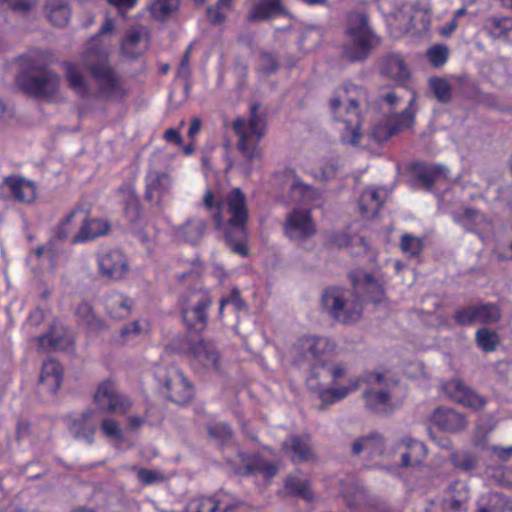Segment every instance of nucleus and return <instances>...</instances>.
Segmentation results:
<instances>
[{
    "mask_svg": "<svg viewBox=\"0 0 512 512\" xmlns=\"http://www.w3.org/2000/svg\"><path fill=\"white\" fill-rule=\"evenodd\" d=\"M208 432L211 437L222 442L229 440L232 434L230 427L225 423H217L209 426Z\"/></svg>",
    "mask_w": 512,
    "mask_h": 512,
    "instance_id": "e2e57ef3",
    "label": "nucleus"
},
{
    "mask_svg": "<svg viewBox=\"0 0 512 512\" xmlns=\"http://www.w3.org/2000/svg\"><path fill=\"white\" fill-rule=\"evenodd\" d=\"M486 25L493 37L512 43V18L492 17L487 20Z\"/></svg>",
    "mask_w": 512,
    "mask_h": 512,
    "instance_id": "37998d69",
    "label": "nucleus"
},
{
    "mask_svg": "<svg viewBox=\"0 0 512 512\" xmlns=\"http://www.w3.org/2000/svg\"><path fill=\"white\" fill-rule=\"evenodd\" d=\"M443 389L445 393L455 402L472 410L482 409L486 405V399L475 393L459 379L447 382Z\"/></svg>",
    "mask_w": 512,
    "mask_h": 512,
    "instance_id": "a211bd4d",
    "label": "nucleus"
},
{
    "mask_svg": "<svg viewBox=\"0 0 512 512\" xmlns=\"http://www.w3.org/2000/svg\"><path fill=\"white\" fill-rule=\"evenodd\" d=\"M243 467L236 468L239 474H261L266 479H271L278 472L276 463L264 459L262 456H248L243 453L238 455Z\"/></svg>",
    "mask_w": 512,
    "mask_h": 512,
    "instance_id": "5701e85b",
    "label": "nucleus"
},
{
    "mask_svg": "<svg viewBox=\"0 0 512 512\" xmlns=\"http://www.w3.org/2000/svg\"><path fill=\"white\" fill-rule=\"evenodd\" d=\"M488 449L493 456L497 457L502 462H506L512 457V446H490Z\"/></svg>",
    "mask_w": 512,
    "mask_h": 512,
    "instance_id": "774afa93",
    "label": "nucleus"
},
{
    "mask_svg": "<svg viewBox=\"0 0 512 512\" xmlns=\"http://www.w3.org/2000/svg\"><path fill=\"white\" fill-rule=\"evenodd\" d=\"M423 248L422 240L410 234H404L401 239V249L410 256L418 255Z\"/></svg>",
    "mask_w": 512,
    "mask_h": 512,
    "instance_id": "13d9d810",
    "label": "nucleus"
},
{
    "mask_svg": "<svg viewBox=\"0 0 512 512\" xmlns=\"http://www.w3.org/2000/svg\"><path fill=\"white\" fill-rule=\"evenodd\" d=\"M211 305V298L205 290H193L182 296V315L186 325L201 331L206 326L207 308Z\"/></svg>",
    "mask_w": 512,
    "mask_h": 512,
    "instance_id": "9d476101",
    "label": "nucleus"
},
{
    "mask_svg": "<svg viewBox=\"0 0 512 512\" xmlns=\"http://www.w3.org/2000/svg\"><path fill=\"white\" fill-rule=\"evenodd\" d=\"M231 8L232 0H219L215 7H209L207 9L209 21L214 25L221 24L226 18L224 11H228Z\"/></svg>",
    "mask_w": 512,
    "mask_h": 512,
    "instance_id": "864d4df0",
    "label": "nucleus"
},
{
    "mask_svg": "<svg viewBox=\"0 0 512 512\" xmlns=\"http://www.w3.org/2000/svg\"><path fill=\"white\" fill-rule=\"evenodd\" d=\"M451 461L455 467L468 471L476 467L478 459L469 451H461L452 454Z\"/></svg>",
    "mask_w": 512,
    "mask_h": 512,
    "instance_id": "603ef678",
    "label": "nucleus"
},
{
    "mask_svg": "<svg viewBox=\"0 0 512 512\" xmlns=\"http://www.w3.org/2000/svg\"><path fill=\"white\" fill-rule=\"evenodd\" d=\"M132 305V300L120 293H113L105 300L108 314L118 320L125 319L130 315Z\"/></svg>",
    "mask_w": 512,
    "mask_h": 512,
    "instance_id": "c9c22d12",
    "label": "nucleus"
},
{
    "mask_svg": "<svg viewBox=\"0 0 512 512\" xmlns=\"http://www.w3.org/2000/svg\"><path fill=\"white\" fill-rule=\"evenodd\" d=\"M48 20L57 27H64L70 19V8L66 0H47L44 6Z\"/></svg>",
    "mask_w": 512,
    "mask_h": 512,
    "instance_id": "f704fd0d",
    "label": "nucleus"
},
{
    "mask_svg": "<svg viewBox=\"0 0 512 512\" xmlns=\"http://www.w3.org/2000/svg\"><path fill=\"white\" fill-rule=\"evenodd\" d=\"M454 222L464 227L466 230H472L473 227L481 226L487 222L486 217L478 210L473 208H462L452 213Z\"/></svg>",
    "mask_w": 512,
    "mask_h": 512,
    "instance_id": "a19ab883",
    "label": "nucleus"
},
{
    "mask_svg": "<svg viewBox=\"0 0 512 512\" xmlns=\"http://www.w3.org/2000/svg\"><path fill=\"white\" fill-rule=\"evenodd\" d=\"M379 69L381 75L396 83H403L410 77L409 69L399 55H389L383 58Z\"/></svg>",
    "mask_w": 512,
    "mask_h": 512,
    "instance_id": "a878e982",
    "label": "nucleus"
},
{
    "mask_svg": "<svg viewBox=\"0 0 512 512\" xmlns=\"http://www.w3.org/2000/svg\"><path fill=\"white\" fill-rule=\"evenodd\" d=\"M205 226L206 224L203 220H188L186 223L176 229L175 235L179 240L191 244H196L202 238L205 231Z\"/></svg>",
    "mask_w": 512,
    "mask_h": 512,
    "instance_id": "4c0bfd02",
    "label": "nucleus"
},
{
    "mask_svg": "<svg viewBox=\"0 0 512 512\" xmlns=\"http://www.w3.org/2000/svg\"><path fill=\"white\" fill-rule=\"evenodd\" d=\"M430 88L435 97L442 103H447L451 99L450 85L443 79L434 78L430 80Z\"/></svg>",
    "mask_w": 512,
    "mask_h": 512,
    "instance_id": "5fc2aeb1",
    "label": "nucleus"
},
{
    "mask_svg": "<svg viewBox=\"0 0 512 512\" xmlns=\"http://www.w3.org/2000/svg\"><path fill=\"white\" fill-rule=\"evenodd\" d=\"M352 452L355 455L365 453L370 458L382 455L384 453V439L379 434L361 437L353 443Z\"/></svg>",
    "mask_w": 512,
    "mask_h": 512,
    "instance_id": "72a5a7b5",
    "label": "nucleus"
},
{
    "mask_svg": "<svg viewBox=\"0 0 512 512\" xmlns=\"http://www.w3.org/2000/svg\"><path fill=\"white\" fill-rule=\"evenodd\" d=\"M290 189L291 198L296 203L312 204L319 197V193L315 188L304 184L300 180H294Z\"/></svg>",
    "mask_w": 512,
    "mask_h": 512,
    "instance_id": "c03bdc74",
    "label": "nucleus"
},
{
    "mask_svg": "<svg viewBox=\"0 0 512 512\" xmlns=\"http://www.w3.org/2000/svg\"><path fill=\"white\" fill-rule=\"evenodd\" d=\"M150 327L146 320H136L121 329L119 343L125 344L148 333Z\"/></svg>",
    "mask_w": 512,
    "mask_h": 512,
    "instance_id": "09e8293b",
    "label": "nucleus"
},
{
    "mask_svg": "<svg viewBox=\"0 0 512 512\" xmlns=\"http://www.w3.org/2000/svg\"><path fill=\"white\" fill-rule=\"evenodd\" d=\"M415 95L412 94L407 107L399 114L388 115L379 122L372 130V137L377 143L389 140L393 135L409 129L415 119Z\"/></svg>",
    "mask_w": 512,
    "mask_h": 512,
    "instance_id": "f8f14e48",
    "label": "nucleus"
},
{
    "mask_svg": "<svg viewBox=\"0 0 512 512\" xmlns=\"http://www.w3.org/2000/svg\"><path fill=\"white\" fill-rule=\"evenodd\" d=\"M63 370L59 362L49 359L42 365L39 383L48 392L55 393L62 382Z\"/></svg>",
    "mask_w": 512,
    "mask_h": 512,
    "instance_id": "c756f323",
    "label": "nucleus"
},
{
    "mask_svg": "<svg viewBox=\"0 0 512 512\" xmlns=\"http://www.w3.org/2000/svg\"><path fill=\"white\" fill-rule=\"evenodd\" d=\"M94 401L100 411L124 414L131 407V401L120 394L114 382L105 380L99 384L95 394Z\"/></svg>",
    "mask_w": 512,
    "mask_h": 512,
    "instance_id": "4468645a",
    "label": "nucleus"
},
{
    "mask_svg": "<svg viewBox=\"0 0 512 512\" xmlns=\"http://www.w3.org/2000/svg\"><path fill=\"white\" fill-rule=\"evenodd\" d=\"M226 305H231L236 311H241L246 308L245 302L241 299L239 291L234 289L231 294L222 298L220 301L219 313L222 314L223 309Z\"/></svg>",
    "mask_w": 512,
    "mask_h": 512,
    "instance_id": "052dcab7",
    "label": "nucleus"
},
{
    "mask_svg": "<svg viewBox=\"0 0 512 512\" xmlns=\"http://www.w3.org/2000/svg\"><path fill=\"white\" fill-rule=\"evenodd\" d=\"M283 451L288 454L295 463L308 461L313 458L308 436H290L283 443Z\"/></svg>",
    "mask_w": 512,
    "mask_h": 512,
    "instance_id": "cd10ccee",
    "label": "nucleus"
},
{
    "mask_svg": "<svg viewBox=\"0 0 512 512\" xmlns=\"http://www.w3.org/2000/svg\"><path fill=\"white\" fill-rule=\"evenodd\" d=\"M475 341L477 346L486 353L495 351L500 342L499 335L488 328L478 329Z\"/></svg>",
    "mask_w": 512,
    "mask_h": 512,
    "instance_id": "8fccbe9b",
    "label": "nucleus"
},
{
    "mask_svg": "<svg viewBox=\"0 0 512 512\" xmlns=\"http://www.w3.org/2000/svg\"><path fill=\"white\" fill-rule=\"evenodd\" d=\"M238 505V500L232 494L218 491L213 496H199L192 499L187 507V512H233Z\"/></svg>",
    "mask_w": 512,
    "mask_h": 512,
    "instance_id": "f3484780",
    "label": "nucleus"
},
{
    "mask_svg": "<svg viewBox=\"0 0 512 512\" xmlns=\"http://www.w3.org/2000/svg\"><path fill=\"white\" fill-rule=\"evenodd\" d=\"M103 433L111 438L120 439L122 436L121 429L118 423L113 419H104L101 423Z\"/></svg>",
    "mask_w": 512,
    "mask_h": 512,
    "instance_id": "69168bd1",
    "label": "nucleus"
},
{
    "mask_svg": "<svg viewBox=\"0 0 512 512\" xmlns=\"http://www.w3.org/2000/svg\"><path fill=\"white\" fill-rule=\"evenodd\" d=\"M285 487L287 491L293 495L300 496L307 501L313 499V493L309 488V481L298 474L289 476L286 480Z\"/></svg>",
    "mask_w": 512,
    "mask_h": 512,
    "instance_id": "49530a36",
    "label": "nucleus"
},
{
    "mask_svg": "<svg viewBox=\"0 0 512 512\" xmlns=\"http://www.w3.org/2000/svg\"><path fill=\"white\" fill-rule=\"evenodd\" d=\"M283 13L284 8L280 0H262L253 5L248 14V19L251 21H263Z\"/></svg>",
    "mask_w": 512,
    "mask_h": 512,
    "instance_id": "e433bc0d",
    "label": "nucleus"
},
{
    "mask_svg": "<svg viewBox=\"0 0 512 512\" xmlns=\"http://www.w3.org/2000/svg\"><path fill=\"white\" fill-rule=\"evenodd\" d=\"M285 235L292 241L303 242L316 233V225L309 210L294 209L287 214L284 223Z\"/></svg>",
    "mask_w": 512,
    "mask_h": 512,
    "instance_id": "2eb2a0df",
    "label": "nucleus"
},
{
    "mask_svg": "<svg viewBox=\"0 0 512 512\" xmlns=\"http://www.w3.org/2000/svg\"><path fill=\"white\" fill-rule=\"evenodd\" d=\"M367 388L363 392V400L368 411L386 415L393 412L399 405V383L387 374L371 373L366 377Z\"/></svg>",
    "mask_w": 512,
    "mask_h": 512,
    "instance_id": "0eeeda50",
    "label": "nucleus"
},
{
    "mask_svg": "<svg viewBox=\"0 0 512 512\" xmlns=\"http://www.w3.org/2000/svg\"><path fill=\"white\" fill-rule=\"evenodd\" d=\"M469 497L470 493L467 485L463 482L456 481L449 486L444 501L449 509L459 512L466 510Z\"/></svg>",
    "mask_w": 512,
    "mask_h": 512,
    "instance_id": "473e14b6",
    "label": "nucleus"
},
{
    "mask_svg": "<svg viewBox=\"0 0 512 512\" xmlns=\"http://www.w3.org/2000/svg\"><path fill=\"white\" fill-rule=\"evenodd\" d=\"M335 349V343L326 337L304 336L295 344V351L303 359L314 360L306 386L323 404L341 401L360 387L359 378H346L345 364L331 362Z\"/></svg>",
    "mask_w": 512,
    "mask_h": 512,
    "instance_id": "f03ea898",
    "label": "nucleus"
},
{
    "mask_svg": "<svg viewBox=\"0 0 512 512\" xmlns=\"http://www.w3.org/2000/svg\"><path fill=\"white\" fill-rule=\"evenodd\" d=\"M38 343L43 350H67L73 345V340L70 336L52 329L49 333L40 336Z\"/></svg>",
    "mask_w": 512,
    "mask_h": 512,
    "instance_id": "79ce46f5",
    "label": "nucleus"
},
{
    "mask_svg": "<svg viewBox=\"0 0 512 512\" xmlns=\"http://www.w3.org/2000/svg\"><path fill=\"white\" fill-rule=\"evenodd\" d=\"M34 252L37 258L47 256L49 261L53 263L55 257L59 253V249L55 243V240L51 239L45 245L38 246Z\"/></svg>",
    "mask_w": 512,
    "mask_h": 512,
    "instance_id": "680f3d73",
    "label": "nucleus"
},
{
    "mask_svg": "<svg viewBox=\"0 0 512 512\" xmlns=\"http://www.w3.org/2000/svg\"><path fill=\"white\" fill-rule=\"evenodd\" d=\"M413 19L411 7L405 5L393 13L389 20V25L401 33H408L414 27Z\"/></svg>",
    "mask_w": 512,
    "mask_h": 512,
    "instance_id": "a18cd8bd",
    "label": "nucleus"
},
{
    "mask_svg": "<svg viewBox=\"0 0 512 512\" xmlns=\"http://www.w3.org/2000/svg\"><path fill=\"white\" fill-rule=\"evenodd\" d=\"M38 0H0V6H6L14 12L26 14L32 11Z\"/></svg>",
    "mask_w": 512,
    "mask_h": 512,
    "instance_id": "6e6d98bb",
    "label": "nucleus"
},
{
    "mask_svg": "<svg viewBox=\"0 0 512 512\" xmlns=\"http://www.w3.org/2000/svg\"><path fill=\"white\" fill-rule=\"evenodd\" d=\"M190 354L194 365L213 372L220 370V355L213 343L199 340L191 345Z\"/></svg>",
    "mask_w": 512,
    "mask_h": 512,
    "instance_id": "aec40b11",
    "label": "nucleus"
},
{
    "mask_svg": "<svg viewBox=\"0 0 512 512\" xmlns=\"http://www.w3.org/2000/svg\"><path fill=\"white\" fill-rule=\"evenodd\" d=\"M204 205L213 212V218L220 227L225 222V213L229 214L228 228L225 232L226 241L231 250L241 256L248 254L245 246L247 208L245 195L239 188L233 189L224 201L215 200L211 191L204 196Z\"/></svg>",
    "mask_w": 512,
    "mask_h": 512,
    "instance_id": "7ed1b4c3",
    "label": "nucleus"
},
{
    "mask_svg": "<svg viewBox=\"0 0 512 512\" xmlns=\"http://www.w3.org/2000/svg\"><path fill=\"white\" fill-rule=\"evenodd\" d=\"M347 505L351 508H357L362 502L367 500V493L363 488H356L354 496H346Z\"/></svg>",
    "mask_w": 512,
    "mask_h": 512,
    "instance_id": "338daca9",
    "label": "nucleus"
},
{
    "mask_svg": "<svg viewBox=\"0 0 512 512\" xmlns=\"http://www.w3.org/2000/svg\"><path fill=\"white\" fill-rule=\"evenodd\" d=\"M24 62L23 72L17 78L20 89L36 98H58L61 77L48 69L50 62L41 54L28 56Z\"/></svg>",
    "mask_w": 512,
    "mask_h": 512,
    "instance_id": "39448f33",
    "label": "nucleus"
},
{
    "mask_svg": "<svg viewBox=\"0 0 512 512\" xmlns=\"http://www.w3.org/2000/svg\"><path fill=\"white\" fill-rule=\"evenodd\" d=\"M508 509L506 498L496 492L483 494L477 501V512H506Z\"/></svg>",
    "mask_w": 512,
    "mask_h": 512,
    "instance_id": "ea45409f",
    "label": "nucleus"
},
{
    "mask_svg": "<svg viewBox=\"0 0 512 512\" xmlns=\"http://www.w3.org/2000/svg\"><path fill=\"white\" fill-rule=\"evenodd\" d=\"M114 30L113 20L106 17L99 32L88 40L83 50V64L95 82V92L92 91L77 64L65 63L68 85L77 96L88 98L94 94L100 99L121 100L127 95L128 89L123 79L109 63L112 43L105 36Z\"/></svg>",
    "mask_w": 512,
    "mask_h": 512,
    "instance_id": "f257e3e1",
    "label": "nucleus"
},
{
    "mask_svg": "<svg viewBox=\"0 0 512 512\" xmlns=\"http://www.w3.org/2000/svg\"><path fill=\"white\" fill-rule=\"evenodd\" d=\"M131 469L136 472L138 480L144 485H151L164 481V476L159 471L146 468H137L135 466H133Z\"/></svg>",
    "mask_w": 512,
    "mask_h": 512,
    "instance_id": "bf43d9fd",
    "label": "nucleus"
},
{
    "mask_svg": "<svg viewBox=\"0 0 512 512\" xmlns=\"http://www.w3.org/2000/svg\"><path fill=\"white\" fill-rule=\"evenodd\" d=\"M171 186L170 176L166 172L151 170L146 176V198L160 199Z\"/></svg>",
    "mask_w": 512,
    "mask_h": 512,
    "instance_id": "c85d7f7f",
    "label": "nucleus"
},
{
    "mask_svg": "<svg viewBox=\"0 0 512 512\" xmlns=\"http://www.w3.org/2000/svg\"><path fill=\"white\" fill-rule=\"evenodd\" d=\"M364 100H366V91L353 84L337 90L330 100V109L334 118L343 123L341 131L343 144L357 146L361 142L359 103Z\"/></svg>",
    "mask_w": 512,
    "mask_h": 512,
    "instance_id": "20e7f679",
    "label": "nucleus"
},
{
    "mask_svg": "<svg viewBox=\"0 0 512 512\" xmlns=\"http://www.w3.org/2000/svg\"><path fill=\"white\" fill-rule=\"evenodd\" d=\"M97 264L100 275L110 280H122L129 272L127 257L118 249L99 252Z\"/></svg>",
    "mask_w": 512,
    "mask_h": 512,
    "instance_id": "dca6fc26",
    "label": "nucleus"
},
{
    "mask_svg": "<svg viewBox=\"0 0 512 512\" xmlns=\"http://www.w3.org/2000/svg\"><path fill=\"white\" fill-rule=\"evenodd\" d=\"M98 422L97 412L88 409L71 419L68 423V427L75 438L82 439L91 444L97 430Z\"/></svg>",
    "mask_w": 512,
    "mask_h": 512,
    "instance_id": "412c9836",
    "label": "nucleus"
},
{
    "mask_svg": "<svg viewBox=\"0 0 512 512\" xmlns=\"http://www.w3.org/2000/svg\"><path fill=\"white\" fill-rule=\"evenodd\" d=\"M354 288L356 293H360L361 291L365 292L362 299H358L361 303L362 301L378 303L382 300L384 295L382 284L369 274H362L354 282Z\"/></svg>",
    "mask_w": 512,
    "mask_h": 512,
    "instance_id": "7c9ffc66",
    "label": "nucleus"
},
{
    "mask_svg": "<svg viewBox=\"0 0 512 512\" xmlns=\"http://www.w3.org/2000/svg\"><path fill=\"white\" fill-rule=\"evenodd\" d=\"M258 109L259 105H251L249 118H238L233 123V130L238 136L237 148L249 162L261 158L258 144L265 134V119Z\"/></svg>",
    "mask_w": 512,
    "mask_h": 512,
    "instance_id": "6e6552de",
    "label": "nucleus"
},
{
    "mask_svg": "<svg viewBox=\"0 0 512 512\" xmlns=\"http://www.w3.org/2000/svg\"><path fill=\"white\" fill-rule=\"evenodd\" d=\"M344 34L343 55L351 62L365 60L380 43L363 13L353 12L348 15Z\"/></svg>",
    "mask_w": 512,
    "mask_h": 512,
    "instance_id": "423d86ee",
    "label": "nucleus"
},
{
    "mask_svg": "<svg viewBox=\"0 0 512 512\" xmlns=\"http://www.w3.org/2000/svg\"><path fill=\"white\" fill-rule=\"evenodd\" d=\"M157 381L163 385L168 398L177 404H186L193 397V387L183 373L175 367H159L155 371Z\"/></svg>",
    "mask_w": 512,
    "mask_h": 512,
    "instance_id": "9b49d317",
    "label": "nucleus"
},
{
    "mask_svg": "<svg viewBox=\"0 0 512 512\" xmlns=\"http://www.w3.org/2000/svg\"><path fill=\"white\" fill-rule=\"evenodd\" d=\"M449 51L445 45H434L427 50V58L429 62L435 66H443L448 59Z\"/></svg>",
    "mask_w": 512,
    "mask_h": 512,
    "instance_id": "4d7b16f0",
    "label": "nucleus"
},
{
    "mask_svg": "<svg viewBox=\"0 0 512 512\" xmlns=\"http://www.w3.org/2000/svg\"><path fill=\"white\" fill-rule=\"evenodd\" d=\"M501 317V310L494 303H478L458 309L454 313V319L460 326H471L476 323L483 325L494 324Z\"/></svg>",
    "mask_w": 512,
    "mask_h": 512,
    "instance_id": "ddd939ff",
    "label": "nucleus"
},
{
    "mask_svg": "<svg viewBox=\"0 0 512 512\" xmlns=\"http://www.w3.org/2000/svg\"><path fill=\"white\" fill-rule=\"evenodd\" d=\"M394 453L400 455L401 467H417L424 462L427 448L416 439L403 438L396 444Z\"/></svg>",
    "mask_w": 512,
    "mask_h": 512,
    "instance_id": "6ab92c4d",
    "label": "nucleus"
},
{
    "mask_svg": "<svg viewBox=\"0 0 512 512\" xmlns=\"http://www.w3.org/2000/svg\"><path fill=\"white\" fill-rule=\"evenodd\" d=\"M388 197V192L382 188L366 189L360 197L359 207L361 213L367 218L377 215L383 203Z\"/></svg>",
    "mask_w": 512,
    "mask_h": 512,
    "instance_id": "bb28decb",
    "label": "nucleus"
},
{
    "mask_svg": "<svg viewBox=\"0 0 512 512\" xmlns=\"http://www.w3.org/2000/svg\"><path fill=\"white\" fill-rule=\"evenodd\" d=\"M110 225L101 219H83V225L73 237L72 243H82L93 240L108 233Z\"/></svg>",
    "mask_w": 512,
    "mask_h": 512,
    "instance_id": "2f4dec72",
    "label": "nucleus"
},
{
    "mask_svg": "<svg viewBox=\"0 0 512 512\" xmlns=\"http://www.w3.org/2000/svg\"><path fill=\"white\" fill-rule=\"evenodd\" d=\"M147 31L143 26H134L130 28L120 43V49L123 56L127 58H136L147 49Z\"/></svg>",
    "mask_w": 512,
    "mask_h": 512,
    "instance_id": "4be33fe9",
    "label": "nucleus"
},
{
    "mask_svg": "<svg viewBox=\"0 0 512 512\" xmlns=\"http://www.w3.org/2000/svg\"><path fill=\"white\" fill-rule=\"evenodd\" d=\"M4 185L7 187L13 198L19 202L31 203L36 198L35 184L23 177H6Z\"/></svg>",
    "mask_w": 512,
    "mask_h": 512,
    "instance_id": "393cba45",
    "label": "nucleus"
},
{
    "mask_svg": "<svg viewBox=\"0 0 512 512\" xmlns=\"http://www.w3.org/2000/svg\"><path fill=\"white\" fill-rule=\"evenodd\" d=\"M178 0H155L150 11L152 16L157 20H165L178 7Z\"/></svg>",
    "mask_w": 512,
    "mask_h": 512,
    "instance_id": "3c124183",
    "label": "nucleus"
},
{
    "mask_svg": "<svg viewBox=\"0 0 512 512\" xmlns=\"http://www.w3.org/2000/svg\"><path fill=\"white\" fill-rule=\"evenodd\" d=\"M76 313L91 331L101 332L106 328L104 321L96 317L89 303H81L77 307Z\"/></svg>",
    "mask_w": 512,
    "mask_h": 512,
    "instance_id": "de8ad7c7",
    "label": "nucleus"
},
{
    "mask_svg": "<svg viewBox=\"0 0 512 512\" xmlns=\"http://www.w3.org/2000/svg\"><path fill=\"white\" fill-rule=\"evenodd\" d=\"M78 213V210H74L72 211L63 221L62 223L60 224V226L58 227L57 229V232H56V235H55V238H53L55 240V243L57 242V240L59 241H64L68 238L70 232H71V229L69 227L72 219L76 216V214Z\"/></svg>",
    "mask_w": 512,
    "mask_h": 512,
    "instance_id": "0e129e2a",
    "label": "nucleus"
},
{
    "mask_svg": "<svg viewBox=\"0 0 512 512\" xmlns=\"http://www.w3.org/2000/svg\"><path fill=\"white\" fill-rule=\"evenodd\" d=\"M324 310L336 321L348 324L361 317L362 303L348 289L330 287L324 290L321 298Z\"/></svg>",
    "mask_w": 512,
    "mask_h": 512,
    "instance_id": "1a4fd4ad",
    "label": "nucleus"
},
{
    "mask_svg": "<svg viewBox=\"0 0 512 512\" xmlns=\"http://www.w3.org/2000/svg\"><path fill=\"white\" fill-rule=\"evenodd\" d=\"M416 173L425 187L430 189L434 184L447 179L448 169L442 165H425L420 166Z\"/></svg>",
    "mask_w": 512,
    "mask_h": 512,
    "instance_id": "58836bf2",
    "label": "nucleus"
},
{
    "mask_svg": "<svg viewBox=\"0 0 512 512\" xmlns=\"http://www.w3.org/2000/svg\"><path fill=\"white\" fill-rule=\"evenodd\" d=\"M431 421L441 430L447 432L461 431L467 425L464 415L453 409L443 407L434 411L431 416Z\"/></svg>",
    "mask_w": 512,
    "mask_h": 512,
    "instance_id": "b1692460",
    "label": "nucleus"
}]
</instances>
